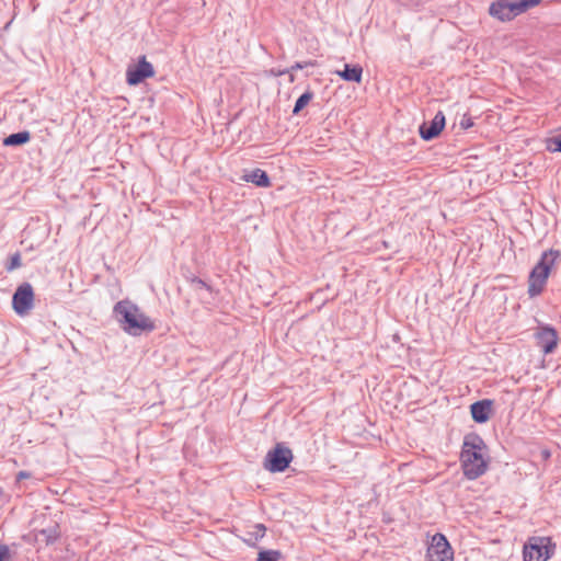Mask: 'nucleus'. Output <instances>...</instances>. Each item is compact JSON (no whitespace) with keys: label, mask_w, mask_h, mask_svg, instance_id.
<instances>
[{"label":"nucleus","mask_w":561,"mask_h":561,"mask_svg":"<svg viewBox=\"0 0 561 561\" xmlns=\"http://www.w3.org/2000/svg\"><path fill=\"white\" fill-rule=\"evenodd\" d=\"M460 465L462 473L468 480H476L486 472L489 468L488 446L479 434L469 433L463 437Z\"/></svg>","instance_id":"1"},{"label":"nucleus","mask_w":561,"mask_h":561,"mask_svg":"<svg viewBox=\"0 0 561 561\" xmlns=\"http://www.w3.org/2000/svg\"><path fill=\"white\" fill-rule=\"evenodd\" d=\"M114 314L125 332L139 335L142 332H151L156 325L149 317L144 314L137 305L130 300H121L114 306Z\"/></svg>","instance_id":"2"},{"label":"nucleus","mask_w":561,"mask_h":561,"mask_svg":"<svg viewBox=\"0 0 561 561\" xmlns=\"http://www.w3.org/2000/svg\"><path fill=\"white\" fill-rule=\"evenodd\" d=\"M559 250H547L541 254L539 262L534 266L528 278V295L536 297L540 295L547 283L550 270L556 260L560 256Z\"/></svg>","instance_id":"3"},{"label":"nucleus","mask_w":561,"mask_h":561,"mask_svg":"<svg viewBox=\"0 0 561 561\" xmlns=\"http://www.w3.org/2000/svg\"><path fill=\"white\" fill-rule=\"evenodd\" d=\"M541 0H500L490 5L489 12L500 21H511L530 8L539 4Z\"/></svg>","instance_id":"4"},{"label":"nucleus","mask_w":561,"mask_h":561,"mask_svg":"<svg viewBox=\"0 0 561 561\" xmlns=\"http://www.w3.org/2000/svg\"><path fill=\"white\" fill-rule=\"evenodd\" d=\"M556 550L550 537H531L524 546V561H547Z\"/></svg>","instance_id":"5"},{"label":"nucleus","mask_w":561,"mask_h":561,"mask_svg":"<svg viewBox=\"0 0 561 561\" xmlns=\"http://www.w3.org/2000/svg\"><path fill=\"white\" fill-rule=\"evenodd\" d=\"M293 457L291 449L278 443L266 454L263 467L270 472H284L289 467Z\"/></svg>","instance_id":"6"},{"label":"nucleus","mask_w":561,"mask_h":561,"mask_svg":"<svg viewBox=\"0 0 561 561\" xmlns=\"http://www.w3.org/2000/svg\"><path fill=\"white\" fill-rule=\"evenodd\" d=\"M454 552L446 537L436 534L427 548L426 561H453Z\"/></svg>","instance_id":"7"},{"label":"nucleus","mask_w":561,"mask_h":561,"mask_svg":"<svg viewBox=\"0 0 561 561\" xmlns=\"http://www.w3.org/2000/svg\"><path fill=\"white\" fill-rule=\"evenodd\" d=\"M12 306L19 316L27 314L34 307V290L30 283L21 284L12 297Z\"/></svg>","instance_id":"8"},{"label":"nucleus","mask_w":561,"mask_h":561,"mask_svg":"<svg viewBox=\"0 0 561 561\" xmlns=\"http://www.w3.org/2000/svg\"><path fill=\"white\" fill-rule=\"evenodd\" d=\"M535 340L545 354H551L558 345V333L550 325H539L535 332Z\"/></svg>","instance_id":"9"},{"label":"nucleus","mask_w":561,"mask_h":561,"mask_svg":"<svg viewBox=\"0 0 561 561\" xmlns=\"http://www.w3.org/2000/svg\"><path fill=\"white\" fill-rule=\"evenodd\" d=\"M153 75L154 70L152 65L146 60L145 56H141L139 62L136 66L128 67L126 71V79L128 84L137 85Z\"/></svg>","instance_id":"10"},{"label":"nucleus","mask_w":561,"mask_h":561,"mask_svg":"<svg viewBox=\"0 0 561 561\" xmlns=\"http://www.w3.org/2000/svg\"><path fill=\"white\" fill-rule=\"evenodd\" d=\"M445 124H446V118H445L444 113L442 111L437 112L436 115L434 116V118L430 123L424 122L419 127V133H420L421 138L426 141L436 138L444 129Z\"/></svg>","instance_id":"11"},{"label":"nucleus","mask_w":561,"mask_h":561,"mask_svg":"<svg viewBox=\"0 0 561 561\" xmlns=\"http://www.w3.org/2000/svg\"><path fill=\"white\" fill-rule=\"evenodd\" d=\"M492 404L493 401L489 399L472 403L470 405L472 420L480 424L488 422L492 412Z\"/></svg>","instance_id":"12"},{"label":"nucleus","mask_w":561,"mask_h":561,"mask_svg":"<svg viewBox=\"0 0 561 561\" xmlns=\"http://www.w3.org/2000/svg\"><path fill=\"white\" fill-rule=\"evenodd\" d=\"M344 81L359 83L362 81L363 68L360 65L345 64L343 70L336 71Z\"/></svg>","instance_id":"13"},{"label":"nucleus","mask_w":561,"mask_h":561,"mask_svg":"<svg viewBox=\"0 0 561 561\" xmlns=\"http://www.w3.org/2000/svg\"><path fill=\"white\" fill-rule=\"evenodd\" d=\"M242 179L245 182L255 184L259 187H268L271 185L267 173L261 169H254L249 173H245Z\"/></svg>","instance_id":"14"},{"label":"nucleus","mask_w":561,"mask_h":561,"mask_svg":"<svg viewBox=\"0 0 561 561\" xmlns=\"http://www.w3.org/2000/svg\"><path fill=\"white\" fill-rule=\"evenodd\" d=\"M31 139V134L27 130L19 131L9 135L3 139V145L7 147H16L22 146L28 142Z\"/></svg>","instance_id":"15"},{"label":"nucleus","mask_w":561,"mask_h":561,"mask_svg":"<svg viewBox=\"0 0 561 561\" xmlns=\"http://www.w3.org/2000/svg\"><path fill=\"white\" fill-rule=\"evenodd\" d=\"M313 98V93L311 91H306L302 93L296 101L293 113L298 114Z\"/></svg>","instance_id":"16"},{"label":"nucleus","mask_w":561,"mask_h":561,"mask_svg":"<svg viewBox=\"0 0 561 561\" xmlns=\"http://www.w3.org/2000/svg\"><path fill=\"white\" fill-rule=\"evenodd\" d=\"M282 553L278 550H262L257 554L256 561H278Z\"/></svg>","instance_id":"17"},{"label":"nucleus","mask_w":561,"mask_h":561,"mask_svg":"<svg viewBox=\"0 0 561 561\" xmlns=\"http://www.w3.org/2000/svg\"><path fill=\"white\" fill-rule=\"evenodd\" d=\"M39 535L44 537V541L47 546L54 543L59 537V533L56 527L42 529Z\"/></svg>","instance_id":"18"},{"label":"nucleus","mask_w":561,"mask_h":561,"mask_svg":"<svg viewBox=\"0 0 561 561\" xmlns=\"http://www.w3.org/2000/svg\"><path fill=\"white\" fill-rule=\"evenodd\" d=\"M191 286L195 289V290H199V289H206L208 291L211 290V287L205 282L203 280L202 278L199 277H196V276H191L187 278Z\"/></svg>","instance_id":"19"},{"label":"nucleus","mask_w":561,"mask_h":561,"mask_svg":"<svg viewBox=\"0 0 561 561\" xmlns=\"http://www.w3.org/2000/svg\"><path fill=\"white\" fill-rule=\"evenodd\" d=\"M547 149L553 152H561V133L549 139Z\"/></svg>","instance_id":"20"},{"label":"nucleus","mask_w":561,"mask_h":561,"mask_svg":"<svg viewBox=\"0 0 561 561\" xmlns=\"http://www.w3.org/2000/svg\"><path fill=\"white\" fill-rule=\"evenodd\" d=\"M316 64H317L316 60H308V61H304V62H296L289 69L284 70L280 73L283 75V73H287V72H290V71H294V70L305 69L307 67H314Z\"/></svg>","instance_id":"21"},{"label":"nucleus","mask_w":561,"mask_h":561,"mask_svg":"<svg viewBox=\"0 0 561 561\" xmlns=\"http://www.w3.org/2000/svg\"><path fill=\"white\" fill-rule=\"evenodd\" d=\"M20 266H21V255L19 252H16L13 255H11L10 262L5 268L8 272H11Z\"/></svg>","instance_id":"22"},{"label":"nucleus","mask_w":561,"mask_h":561,"mask_svg":"<svg viewBox=\"0 0 561 561\" xmlns=\"http://www.w3.org/2000/svg\"><path fill=\"white\" fill-rule=\"evenodd\" d=\"M459 125L462 129H469L470 127L473 126V119L469 115H463Z\"/></svg>","instance_id":"23"},{"label":"nucleus","mask_w":561,"mask_h":561,"mask_svg":"<svg viewBox=\"0 0 561 561\" xmlns=\"http://www.w3.org/2000/svg\"><path fill=\"white\" fill-rule=\"evenodd\" d=\"M10 549L7 545L0 543V561H9Z\"/></svg>","instance_id":"24"},{"label":"nucleus","mask_w":561,"mask_h":561,"mask_svg":"<svg viewBox=\"0 0 561 561\" xmlns=\"http://www.w3.org/2000/svg\"><path fill=\"white\" fill-rule=\"evenodd\" d=\"M254 529H255V531L253 533V535L255 536V539H256V540H257L259 538L264 537L265 531H266V527H265L263 524H256V525L254 526Z\"/></svg>","instance_id":"25"},{"label":"nucleus","mask_w":561,"mask_h":561,"mask_svg":"<svg viewBox=\"0 0 561 561\" xmlns=\"http://www.w3.org/2000/svg\"><path fill=\"white\" fill-rule=\"evenodd\" d=\"M19 476L25 478L26 474L24 472H20Z\"/></svg>","instance_id":"26"},{"label":"nucleus","mask_w":561,"mask_h":561,"mask_svg":"<svg viewBox=\"0 0 561 561\" xmlns=\"http://www.w3.org/2000/svg\"><path fill=\"white\" fill-rule=\"evenodd\" d=\"M289 80H290L291 82L294 81V76H293V75H290Z\"/></svg>","instance_id":"27"}]
</instances>
